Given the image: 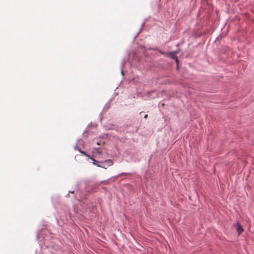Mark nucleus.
<instances>
[{"mask_svg": "<svg viewBox=\"0 0 254 254\" xmlns=\"http://www.w3.org/2000/svg\"><path fill=\"white\" fill-rule=\"evenodd\" d=\"M160 53L165 55H167V56H169L170 57H171L172 59L175 60V59H177V57L176 56V54H177L178 53V52L174 51V52H170L168 53H165L164 52H160Z\"/></svg>", "mask_w": 254, "mask_h": 254, "instance_id": "f257e3e1", "label": "nucleus"}, {"mask_svg": "<svg viewBox=\"0 0 254 254\" xmlns=\"http://www.w3.org/2000/svg\"><path fill=\"white\" fill-rule=\"evenodd\" d=\"M235 227L237 230L238 235H240L243 231L244 229L242 226L240 224L239 222H237L235 225Z\"/></svg>", "mask_w": 254, "mask_h": 254, "instance_id": "f03ea898", "label": "nucleus"}, {"mask_svg": "<svg viewBox=\"0 0 254 254\" xmlns=\"http://www.w3.org/2000/svg\"><path fill=\"white\" fill-rule=\"evenodd\" d=\"M91 160H92L93 161V164L99 167H102V168H105V169H107L106 167H104V166H102L100 165L99 164V162L97 161V160H96L95 159H94L93 157H92L91 156L89 158Z\"/></svg>", "mask_w": 254, "mask_h": 254, "instance_id": "7ed1b4c3", "label": "nucleus"}, {"mask_svg": "<svg viewBox=\"0 0 254 254\" xmlns=\"http://www.w3.org/2000/svg\"><path fill=\"white\" fill-rule=\"evenodd\" d=\"M104 162L107 163L108 166H111L113 165V162L111 159L106 160Z\"/></svg>", "mask_w": 254, "mask_h": 254, "instance_id": "20e7f679", "label": "nucleus"}, {"mask_svg": "<svg viewBox=\"0 0 254 254\" xmlns=\"http://www.w3.org/2000/svg\"><path fill=\"white\" fill-rule=\"evenodd\" d=\"M78 150L82 154H83V155L88 157L89 158L91 157V156H90L89 155L87 154L85 152L82 151V150H81L80 148H78Z\"/></svg>", "mask_w": 254, "mask_h": 254, "instance_id": "39448f33", "label": "nucleus"}, {"mask_svg": "<svg viewBox=\"0 0 254 254\" xmlns=\"http://www.w3.org/2000/svg\"><path fill=\"white\" fill-rule=\"evenodd\" d=\"M175 61L177 64H179V60L178 59V58L177 57V59H175Z\"/></svg>", "mask_w": 254, "mask_h": 254, "instance_id": "423d86ee", "label": "nucleus"}, {"mask_svg": "<svg viewBox=\"0 0 254 254\" xmlns=\"http://www.w3.org/2000/svg\"><path fill=\"white\" fill-rule=\"evenodd\" d=\"M147 117V115H145L144 116V118H146Z\"/></svg>", "mask_w": 254, "mask_h": 254, "instance_id": "0eeeda50", "label": "nucleus"}]
</instances>
